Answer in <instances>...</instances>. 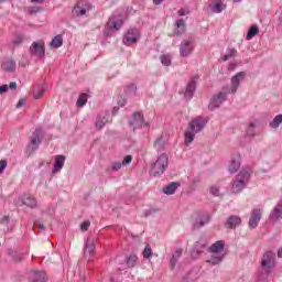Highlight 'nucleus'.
<instances>
[{
  "mask_svg": "<svg viewBox=\"0 0 282 282\" xmlns=\"http://www.w3.org/2000/svg\"><path fill=\"white\" fill-rule=\"evenodd\" d=\"M21 42H23V37H22L21 35H19L18 37H15L14 44H21Z\"/></svg>",
  "mask_w": 282,
  "mask_h": 282,
  "instance_id": "nucleus-51",
  "label": "nucleus"
},
{
  "mask_svg": "<svg viewBox=\"0 0 282 282\" xmlns=\"http://www.w3.org/2000/svg\"><path fill=\"white\" fill-rule=\"evenodd\" d=\"M194 51V40H183L180 46V54L182 57H188V55H192Z\"/></svg>",
  "mask_w": 282,
  "mask_h": 282,
  "instance_id": "nucleus-8",
  "label": "nucleus"
},
{
  "mask_svg": "<svg viewBox=\"0 0 282 282\" xmlns=\"http://www.w3.org/2000/svg\"><path fill=\"white\" fill-rule=\"evenodd\" d=\"M143 256L144 258H151L153 256V250L151 245H147L144 250H143Z\"/></svg>",
  "mask_w": 282,
  "mask_h": 282,
  "instance_id": "nucleus-39",
  "label": "nucleus"
},
{
  "mask_svg": "<svg viewBox=\"0 0 282 282\" xmlns=\"http://www.w3.org/2000/svg\"><path fill=\"white\" fill-rule=\"evenodd\" d=\"M246 77V73H237V75H235L231 78V94L235 95L241 84V82H243Z\"/></svg>",
  "mask_w": 282,
  "mask_h": 282,
  "instance_id": "nucleus-13",
  "label": "nucleus"
},
{
  "mask_svg": "<svg viewBox=\"0 0 282 282\" xmlns=\"http://www.w3.org/2000/svg\"><path fill=\"white\" fill-rule=\"evenodd\" d=\"M43 164H44L43 161L39 162V166H43Z\"/></svg>",
  "mask_w": 282,
  "mask_h": 282,
  "instance_id": "nucleus-60",
  "label": "nucleus"
},
{
  "mask_svg": "<svg viewBox=\"0 0 282 282\" xmlns=\"http://www.w3.org/2000/svg\"><path fill=\"white\" fill-rule=\"evenodd\" d=\"M182 254H183V249H176L175 253H173V256L170 260L172 269H175V264Z\"/></svg>",
  "mask_w": 282,
  "mask_h": 282,
  "instance_id": "nucleus-30",
  "label": "nucleus"
},
{
  "mask_svg": "<svg viewBox=\"0 0 282 282\" xmlns=\"http://www.w3.org/2000/svg\"><path fill=\"white\" fill-rule=\"evenodd\" d=\"M64 164H65L64 155H57L52 173L53 174L58 173L63 169Z\"/></svg>",
  "mask_w": 282,
  "mask_h": 282,
  "instance_id": "nucleus-19",
  "label": "nucleus"
},
{
  "mask_svg": "<svg viewBox=\"0 0 282 282\" xmlns=\"http://www.w3.org/2000/svg\"><path fill=\"white\" fill-rule=\"evenodd\" d=\"M238 51L237 48H228V52L226 55L223 56L224 62H228L230 57H237Z\"/></svg>",
  "mask_w": 282,
  "mask_h": 282,
  "instance_id": "nucleus-33",
  "label": "nucleus"
},
{
  "mask_svg": "<svg viewBox=\"0 0 282 282\" xmlns=\"http://www.w3.org/2000/svg\"><path fill=\"white\" fill-rule=\"evenodd\" d=\"M25 105V99H20V101L17 104V107H23Z\"/></svg>",
  "mask_w": 282,
  "mask_h": 282,
  "instance_id": "nucleus-52",
  "label": "nucleus"
},
{
  "mask_svg": "<svg viewBox=\"0 0 282 282\" xmlns=\"http://www.w3.org/2000/svg\"><path fill=\"white\" fill-rule=\"evenodd\" d=\"M240 225H241V217H238V216L228 217L226 221V226L228 228H237V226H240Z\"/></svg>",
  "mask_w": 282,
  "mask_h": 282,
  "instance_id": "nucleus-23",
  "label": "nucleus"
},
{
  "mask_svg": "<svg viewBox=\"0 0 282 282\" xmlns=\"http://www.w3.org/2000/svg\"><path fill=\"white\" fill-rule=\"evenodd\" d=\"M227 93H219L210 102V107L214 109V107H219L221 102L226 101Z\"/></svg>",
  "mask_w": 282,
  "mask_h": 282,
  "instance_id": "nucleus-21",
  "label": "nucleus"
},
{
  "mask_svg": "<svg viewBox=\"0 0 282 282\" xmlns=\"http://www.w3.org/2000/svg\"><path fill=\"white\" fill-rule=\"evenodd\" d=\"M278 256H279L280 258H282V247H280V249H279V251H278Z\"/></svg>",
  "mask_w": 282,
  "mask_h": 282,
  "instance_id": "nucleus-57",
  "label": "nucleus"
},
{
  "mask_svg": "<svg viewBox=\"0 0 282 282\" xmlns=\"http://www.w3.org/2000/svg\"><path fill=\"white\" fill-rule=\"evenodd\" d=\"M6 0H0V2H4Z\"/></svg>",
  "mask_w": 282,
  "mask_h": 282,
  "instance_id": "nucleus-63",
  "label": "nucleus"
},
{
  "mask_svg": "<svg viewBox=\"0 0 282 282\" xmlns=\"http://www.w3.org/2000/svg\"><path fill=\"white\" fill-rule=\"evenodd\" d=\"M130 124H132L133 129L142 127L144 124V116L142 112H134L132 120H130Z\"/></svg>",
  "mask_w": 282,
  "mask_h": 282,
  "instance_id": "nucleus-15",
  "label": "nucleus"
},
{
  "mask_svg": "<svg viewBox=\"0 0 282 282\" xmlns=\"http://www.w3.org/2000/svg\"><path fill=\"white\" fill-rule=\"evenodd\" d=\"M30 279L32 280V282H46L47 276L45 271L33 270L31 271Z\"/></svg>",
  "mask_w": 282,
  "mask_h": 282,
  "instance_id": "nucleus-17",
  "label": "nucleus"
},
{
  "mask_svg": "<svg viewBox=\"0 0 282 282\" xmlns=\"http://www.w3.org/2000/svg\"><path fill=\"white\" fill-rule=\"evenodd\" d=\"M210 193H212L213 195L218 196V195L220 194V191H219L218 186H212V187H210Z\"/></svg>",
  "mask_w": 282,
  "mask_h": 282,
  "instance_id": "nucleus-46",
  "label": "nucleus"
},
{
  "mask_svg": "<svg viewBox=\"0 0 282 282\" xmlns=\"http://www.w3.org/2000/svg\"><path fill=\"white\" fill-rule=\"evenodd\" d=\"M96 251V239H87L84 247V256L88 260H91V256L95 254Z\"/></svg>",
  "mask_w": 282,
  "mask_h": 282,
  "instance_id": "nucleus-9",
  "label": "nucleus"
},
{
  "mask_svg": "<svg viewBox=\"0 0 282 282\" xmlns=\"http://www.w3.org/2000/svg\"><path fill=\"white\" fill-rule=\"evenodd\" d=\"M137 260L138 256H135V253L130 254L127 259L128 267H135Z\"/></svg>",
  "mask_w": 282,
  "mask_h": 282,
  "instance_id": "nucleus-38",
  "label": "nucleus"
},
{
  "mask_svg": "<svg viewBox=\"0 0 282 282\" xmlns=\"http://www.w3.org/2000/svg\"><path fill=\"white\" fill-rule=\"evenodd\" d=\"M30 52L32 55H36L37 57H43L45 55L44 42H33V44L30 47Z\"/></svg>",
  "mask_w": 282,
  "mask_h": 282,
  "instance_id": "nucleus-12",
  "label": "nucleus"
},
{
  "mask_svg": "<svg viewBox=\"0 0 282 282\" xmlns=\"http://www.w3.org/2000/svg\"><path fill=\"white\" fill-rule=\"evenodd\" d=\"M126 102H127L126 99H121L118 101V104L121 105V107H123V105H126Z\"/></svg>",
  "mask_w": 282,
  "mask_h": 282,
  "instance_id": "nucleus-55",
  "label": "nucleus"
},
{
  "mask_svg": "<svg viewBox=\"0 0 282 282\" xmlns=\"http://www.w3.org/2000/svg\"><path fill=\"white\" fill-rule=\"evenodd\" d=\"M23 204H25V206H29L30 208H35L37 206V202L36 199H34V197H26L23 200Z\"/></svg>",
  "mask_w": 282,
  "mask_h": 282,
  "instance_id": "nucleus-35",
  "label": "nucleus"
},
{
  "mask_svg": "<svg viewBox=\"0 0 282 282\" xmlns=\"http://www.w3.org/2000/svg\"><path fill=\"white\" fill-rule=\"evenodd\" d=\"M161 62L164 66H170L171 64V55H162Z\"/></svg>",
  "mask_w": 282,
  "mask_h": 282,
  "instance_id": "nucleus-40",
  "label": "nucleus"
},
{
  "mask_svg": "<svg viewBox=\"0 0 282 282\" xmlns=\"http://www.w3.org/2000/svg\"><path fill=\"white\" fill-rule=\"evenodd\" d=\"M51 46H53V48H59L63 46V35H55L51 42Z\"/></svg>",
  "mask_w": 282,
  "mask_h": 282,
  "instance_id": "nucleus-32",
  "label": "nucleus"
},
{
  "mask_svg": "<svg viewBox=\"0 0 282 282\" xmlns=\"http://www.w3.org/2000/svg\"><path fill=\"white\" fill-rule=\"evenodd\" d=\"M153 147L154 149H156V151H162V149H164V140L162 135H160L159 138H156V140H154Z\"/></svg>",
  "mask_w": 282,
  "mask_h": 282,
  "instance_id": "nucleus-34",
  "label": "nucleus"
},
{
  "mask_svg": "<svg viewBox=\"0 0 282 282\" xmlns=\"http://www.w3.org/2000/svg\"><path fill=\"white\" fill-rule=\"evenodd\" d=\"M240 165H241V155L239 153H236L235 155L231 156V161L228 166L229 173H231V175L237 173L240 169Z\"/></svg>",
  "mask_w": 282,
  "mask_h": 282,
  "instance_id": "nucleus-11",
  "label": "nucleus"
},
{
  "mask_svg": "<svg viewBox=\"0 0 282 282\" xmlns=\"http://www.w3.org/2000/svg\"><path fill=\"white\" fill-rule=\"evenodd\" d=\"M8 166L7 160L0 161V173H3L4 169Z\"/></svg>",
  "mask_w": 282,
  "mask_h": 282,
  "instance_id": "nucleus-45",
  "label": "nucleus"
},
{
  "mask_svg": "<svg viewBox=\"0 0 282 282\" xmlns=\"http://www.w3.org/2000/svg\"><path fill=\"white\" fill-rule=\"evenodd\" d=\"M221 260H223L221 256H212L208 262H212V264H218L219 262H221Z\"/></svg>",
  "mask_w": 282,
  "mask_h": 282,
  "instance_id": "nucleus-43",
  "label": "nucleus"
},
{
  "mask_svg": "<svg viewBox=\"0 0 282 282\" xmlns=\"http://www.w3.org/2000/svg\"><path fill=\"white\" fill-rule=\"evenodd\" d=\"M234 2H241V0H234Z\"/></svg>",
  "mask_w": 282,
  "mask_h": 282,
  "instance_id": "nucleus-61",
  "label": "nucleus"
},
{
  "mask_svg": "<svg viewBox=\"0 0 282 282\" xmlns=\"http://www.w3.org/2000/svg\"><path fill=\"white\" fill-rule=\"evenodd\" d=\"M90 226H91V221H84V223L82 224V226H80V230H82L83 232H87V230L90 228Z\"/></svg>",
  "mask_w": 282,
  "mask_h": 282,
  "instance_id": "nucleus-44",
  "label": "nucleus"
},
{
  "mask_svg": "<svg viewBox=\"0 0 282 282\" xmlns=\"http://www.w3.org/2000/svg\"><path fill=\"white\" fill-rule=\"evenodd\" d=\"M91 2H88V0H77L73 7L72 13L76 18H83L84 15H87L89 11H91Z\"/></svg>",
  "mask_w": 282,
  "mask_h": 282,
  "instance_id": "nucleus-4",
  "label": "nucleus"
},
{
  "mask_svg": "<svg viewBox=\"0 0 282 282\" xmlns=\"http://www.w3.org/2000/svg\"><path fill=\"white\" fill-rule=\"evenodd\" d=\"M162 1H163V0H153V2H154L155 4H161Z\"/></svg>",
  "mask_w": 282,
  "mask_h": 282,
  "instance_id": "nucleus-59",
  "label": "nucleus"
},
{
  "mask_svg": "<svg viewBox=\"0 0 282 282\" xmlns=\"http://www.w3.org/2000/svg\"><path fill=\"white\" fill-rule=\"evenodd\" d=\"M44 95V90H39V93H36V95H34L35 99H41V97H43Z\"/></svg>",
  "mask_w": 282,
  "mask_h": 282,
  "instance_id": "nucleus-50",
  "label": "nucleus"
},
{
  "mask_svg": "<svg viewBox=\"0 0 282 282\" xmlns=\"http://www.w3.org/2000/svg\"><path fill=\"white\" fill-rule=\"evenodd\" d=\"M281 20H282V11H281V15H280Z\"/></svg>",
  "mask_w": 282,
  "mask_h": 282,
  "instance_id": "nucleus-62",
  "label": "nucleus"
},
{
  "mask_svg": "<svg viewBox=\"0 0 282 282\" xmlns=\"http://www.w3.org/2000/svg\"><path fill=\"white\" fill-rule=\"evenodd\" d=\"M262 218V213L260 208H254L250 215L249 228H258Z\"/></svg>",
  "mask_w": 282,
  "mask_h": 282,
  "instance_id": "nucleus-10",
  "label": "nucleus"
},
{
  "mask_svg": "<svg viewBox=\"0 0 282 282\" xmlns=\"http://www.w3.org/2000/svg\"><path fill=\"white\" fill-rule=\"evenodd\" d=\"M246 182L245 180L238 178L232 183V192L234 193H240L242 188H245Z\"/></svg>",
  "mask_w": 282,
  "mask_h": 282,
  "instance_id": "nucleus-24",
  "label": "nucleus"
},
{
  "mask_svg": "<svg viewBox=\"0 0 282 282\" xmlns=\"http://www.w3.org/2000/svg\"><path fill=\"white\" fill-rule=\"evenodd\" d=\"M257 122H250L247 129V133L249 135H254V128H256Z\"/></svg>",
  "mask_w": 282,
  "mask_h": 282,
  "instance_id": "nucleus-42",
  "label": "nucleus"
},
{
  "mask_svg": "<svg viewBox=\"0 0 282 282\" xmlns=\"http://www.w3.org/2000/svg\"><path fill=\"white\" fill-rule=\"evenodd\" d=\"M13 260L15 262H21L23 260V256H21V253H15V256H13Z\"/></svg>",
  "mask_w": 282,
  "mask_h": 282,
  "instance_id": "nucleus-48",
  "label": "nucleus"
},
{
  "mask_svg": "<svg viewBox=\"0 0 282 282\" xmlns=\"http://www.w3.org/2000/svg\"><path fill=\"white\" fill-rule=\"evenodd\" d=\"M221 250H224L223 240H217L209 247V252H221Z\"/></svg>",
  "mask_w": 282,
  "mask_h": 282,
  "instance_id": "nucleus-28",
  "label": "nucleus"
},
{
  "mask_svg": "<svg viewBox=\"0 0 282 282\" xmlns=\"http://www.w3.org/2000/svg\"><path fill=\"white\" fill-rule=\"evenodd\" d=\"M205 126H206V120L202 116H197L196 118H193L189 121L188 128L185 131V144L187 147L193 142L196 133L202 131V129H204Z\"/></svg>",
  "mask_w": 282,
  "mask_h": 282,
  "instance_id": "nucleus-1",
  "label": "nucleus"
},
{
  "mask_svg": "<svg viewBox=\"0 0 282 282\" xmlns=\"http://www.w3.org/2000/svg\"><path fill=\"white\" fill-rule=\"evenodd\" d=\"M253 174H254L253 173V169L251 166H249V165L242 166V169H241V171L239 173V175L241 177H251Z\"/></svg>",
  "mask_w": 282,
  "mask_h": 282,
  "instance_id": "nucleus-29",
  "label": "nucleus"
},
{
  "mask_svg": "<svg viewBox=\"0 0 282 282\" xmlns=\"http://www.w3.org/2000/svg\"><path fill=\"white\" fill-rule=\"evenodd\" d=\"M282 217V202L278 206H275L273 213H271V219L273 221H278Z\"/></svg>",
  "mask_w": 282,
  "mask_h": 282,
  "instance_id": "nucleus-27",
  "label": "nucleus"
},
{
  "mask_svg": "<svg viewBox=\"0 0 282 282\" xmlns=\"http://www.w3.org/2000/svg\"><path fill=\"white\" fill-rule=\"evenodd\" d=\"M9 221H10L9 215H4V217H2V219H0L1 225H8Z\"/></svg>",
  "mask_w": 282,
  "mask_h": 282,
  "instance_id": "nucleus-47",
  "label": "nucleus"
},
{
  "mask_svg": "<svg viewBox=\"0 0 282 282\" xmlns=\"http://www.w3.org/2000/svg\"><path fill=\"white\" fill-rule=\"evenodd\" d=\"M195 90H196V84H195V82H189V83L187 84L186 90H185V93H184L185 99H188V100L192 99V97H193Z\"/></svg>",
  "mask_w": 282,
  "mask_h": 282,
  "instance_id": "nucleus-22",
  "label": "nucleus"
},
{
  "mask_svg": "<svg viewBox=\"0 0 282 282\" xmlns=\"http://www.w3.org/2000/svg\"><path fill=\"white\" fill-rule=\"evenodd\" d=\"M17 86H18V84H17L15 82H11L10 88H11L12 90H15Z\"/></svg>",
  "mask_w": 282,
  "mask_h": 282,
  "instance_id": "nucleus-53",
  "label": "nucleus"
},
{
  "mask_svg": "<svg viewBox=\"0 0 282 282\" xmlns=\"http://www.w3.org/2000/svg\"><path fill=\"white\" fill-rule=\"evenodd\" d=\"M107 121L108 119L106 117L98 119L96 122L97 129H102V127H105Z\"/></svg>",
  "mask_w": 282,
  "mask_h": 282,
  "instance_id": "nucleus-41",
  "label": "nucleus"
},
{
  "mask_svg": "<svg viewBox=\"0 0 282 282\" xmlns=\"http://www.w3.org/2000/svg\"><path fill=\"white\" fill-rule=\"evenodd\" d=\"M193 219V228L195 230H198L199 228H203L204 226L209 224L212 217L208 213H197L196 215H194Z\"/></svg>",
  "mask_w": 282,
  "mask_h": 282,
  "instance_id": "nucleus-6",
  "label": "nucleus"
},
{
  "mask_svg": "<svg viewBox=\"0 0 282 282\" xmlns=\"http://www.w3.org/2000/svg\"><path fill=\"white\" fill-rule=\"evenodd\" d=\"M258 33H259V26H257V24H252V26H250L247 33V40H252L253 37H256V35H258Z\"/></svg>",
  "mask_w": 282,
  "mask_h": 282,
  "instance_id": "nucleus-31",
  "label": "nucleus"
},
{
  "mask_svg": "<svg viewBox=\"0 0 282 282\" xmlns=\"http://www.w3.org/2000/svg\"><path fill=\"white\" fill-rule=\"evenodd\" d=\"M42 129H35L31 135L30 143L26 147V151L29 155H32L35 151H37L41 142H42Z\"/></svg>",
  "mask_w": 282,
  "mask_h": 282,
  "instance_id": "nucleus-5",
  "label": "nucleus"
},
{
  "mask_svg": "<svg viewBox=\"0 0 282 282\" xmlns=\"http://www.w3.org/2000/svg\"><path fill=\"white\" fill-rule=\"evenodd\" d=\"M261 267L267 273H272L276 267V256L274 251H265L261 258Z\"/></svg>",
  "mask_w": 282,
  "mask_h": 282,
  "instance_id": "nucleus-3",
  "label": "nucleus"
},
{
  "mask_svg": "<svg viewBox=\"0 0 282 282\" xmlns=\"http://www.w3.org/2000/svg\"><path fill=\"white\" fill-rule=\"evenodd\" d=\"M178 15H186L185 9H180L178 10Z\"/></svg>",
  "mask_w": 282,
  "mask_h": 282,
  "instance_id": "nucleus-54",
  "label": "nucleus"
},
{
  "mask_svg": "<svg viewBox=\"0 0 282 282\" xmlns=\"http://www.w3.org/2000/svg\"><path fill=\"white\" fill-rule=\"evenodd\" d=\"M87 101H88V95H86L85 93H82L79 95V98L77 99V106L84 107V105H86Z\"/></svg>",
  "mask_w": 282,
  "mask_h": 282,
  "instance_id": "nucleus-36",
  "label": "nucleus"
},
{
  "mask_svg": "<svg viewBox=\"0 0 282 282\" xmlns=\"http://www.w3.org/2000/svg\"><path fill=\"white\" fill-rule=\"evenodd\" d=\"M122 24H123V19L121 18V15H112L111 18H109L107 22L108 29L119 30L121 29Z\"/></svg>",
  "mask_w": 282,
  "mask_h": 282,
  "instance_id": "nucleus-14",
  "label": "nucleus"
},
{
  "mask_svg": "<svg viewBox=\"0 0 282 282\" xmlns=\"http://www.w3.org/2000/svg\"><path fill=\"white\" fill-rule=\"evenodd\" d=\"M132 160H133L132 155H126V158H123L122 162H112L110 164V170L111 171H120L122 165L131 164Z\"/></svg>",
  "mask_w": 282,
  "mask_h": 282,
  "instance_id": "nucleus-16",
  "label": "nucleus"
},
{
  "mask_svg": "<svg viewBox=\"0 0 282 282\" xmlns=\"http://www.w3.org/2000/svg\"><path fill=\"white\" fill-rule=\"evenodd\" d=\"M209 7L214 13H221V11L225 9L223 0H213Z\"/></svg>",
  "mask_w": 282,
  "mask_h": 282,
  "instance_id": "nucleus-20",
  "label": "nucleus"
},
{
  "mask_svg": "<svg viewBox=\"0 0 282 282\" xmlns=\"http://www.w3.org/2000/svg\"><path fill=\"white\" fill-rule=\"evenodd\" d=\"M180 186L181 184L178 182H171V184H167V186H164V188H162V192L165 195H174Z\"/></svg>",
  "mask_w": 282,
  "mask_h": 282,
  "instance_id": "nucleus-18",
  "label": "nucleus"
},
{
  "mask_svg": "<svg viewBox=\"0 0 282 282\" xmlns=\"http://www.w3.org/2000/svg\"><path fill=\"white\" fill-rule=\"evenodd\" d=\"M176 35H182L186 31V21L185 20H176Z\"/></svg>",
  "mask_w": 282,
  "mask_h": 282,
  "instance_id": "nucleus-25",
  "label": "nucleus"
},
{
  "mask_svg": "<svg viewBox=\"0 0 282 282\" xmlns=\"http://www.w3.org/2000/svg\"><path fill=\"white\" fill-rule=\"evenodd\" d=\"M166 166H169V155H166V153H162L152 165L150 175L153 177L163 175L164 171H166Z\"/></svg>",
  "mask_w": 282,
  "mask_h": 282,
  "instance_id": "nucleus-2",
  "label": "nucleus"
},
{
  "mask_svg": "<svg viewBox=\"0 0 282 282\" xmlns=\"http://www.w3.org/2000/svg\"><path fill=\"white\" fill-rule=\"evenodd\" d=\"M140 36H141V33H140L139 29H130L126 33L122 42L127 46H131V44H135L138 42V40H140Z\"/></svg>",
  "mask_w": 282,
  "mask_h": 282,
  "instance_id": "nucleus-7",
  "label": "nucleus"
},
{
  "mask_svg": "<svg viewBox=\"0 0 282 282\" xmlns=\"http://www.w3.org/2000/svg\"><path fill=\"white\" fill-rule=\"evenodd\" d=\"M31 2L42 3L44 0H31Z\"/></svg>",
  "mask_w": 282,
  "mask_h": 282,
  "instance_id": "nucleus-58",
  "label": "nucleus"
},
{
  "mask_svg": "<svg viewBox=\"0 0 282 282\" xmlns=\"http://www.w3.org/2000/svg\"><path fill=\"white\" fill-rule=\"evenodd\" d=\"M9 86L6 84L4 86H0V94L8 93Z\"/></svg>",
  "mask_w": 282,
  "mask_h": 282,
  "instance_id": "nucleus-49",
  "label": "nucleus"
},
{
  "mask_svg": "<svg viewBox=\"0 0 282 282\" xmlns=\"http://www.w3.org/2000/svg\"><path fill=\"white\" fill-rule=\"evenodd\" d=\"M281 122H282V115H278L275 116V118H273V120H271L270 124L271 127L276 129L278 127H280Z\"/></svg>",
  "mask_w": 282,
  "mask_h": 282,
  "instance_id": "nucleus-37",
  "label": "nucleus"
},
{
  "mask_svg": "<svg viewBox=\"0 0 282 282\" xmlns=\"http://www.w3.org/2000/svg\"><path fill=\"white\" fill-rule=\"evenodd\" d=\"M2 68L4 70H7L8 73H13L17 68V64H15V62H13V59H7L2 64Z\"/></svg>",
  "mask_w": 282,
  "mask_h": 282,
  "instance_id": "nucleus-26",
  "label": "nucleus"
},
{
  "mask_svg": "<svg viewBox=\"0 0 282 282\" xmlns=\"http://www.w3.org/2000/svg\"><path fill=\"white\" fill-rule=\"evenodd\" d=\"M39 228H41V230H45V226L44 224H37Z\"/></svg>",
  "mask_w": 282,
  "mask_h": 282,
  "instance_id": "nucleus-56",
  "label": "nucleus"
}]
</instances>
